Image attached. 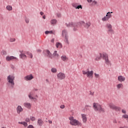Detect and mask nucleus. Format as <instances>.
Segmentation results:
<instances>
[{
  "label": "nucleus",
  "instance_id": "f257e3e1",
  "mask_svg": "<svg viewBox=\"0 0 128 128\" xmlns=\"http://www.w3.org/2000/svg\"><path fill=\"white\" fill-rule=\"evenodd\" d=\"M66 24L68 28H74L73 30L74 32H77V30H78V28H80L82 26H84L85 28H88L92 24L90 22L84 23V21H82L80 22H78V23H74L71 22Z\"/></svg>",
  "mask_w": 128,
  "mask_h": 128
},
{
  "label": "nucleus",
  "instance_id": "f03ea898",
  "mask_svg": "<svg viewBox=\"0 0 128 128\" xmlns=\"http://www.w3.org/2000/svg\"><path fill=\"white\" fill-rule=\"evenodd\" d=\"M102 58H104L105 60L106 64H110V60H108V54L104 53V54H100L98 55L95 58V60H102Z\"/></svg>",
  "mask_w": 128,
  "mask_h": 128
},
{
  "label": "nucleus",
  "instance_id": "7ed1b4c3",
  "mask_svg": "<svg viewBox=\"0 0 128 128\" xmlns=\"http://www.w3.org/2000/svg\"><path fill=\"white\" fill-rule=\"evenodd\" d=\"M69 120H70V124L72 126H82V123H80V121L74 119V116L69 117Z\"/></svg>",
  "mask_w": 128,
  "mask_h": 128
},
{
  "label": "nucleus",
  "instance_id": "20e7f679",
  "mask_svg": "<svg viewBox=\"0 0 128 128\" xmlns=\"http://www.w3.org/2000/svg\"><path fill=\"white\" fill-rule=\"evenodd\" d=\"M7 80H8V82L10 86V88H14V76L13 75H10L7 77Z\"/></svg>",
  "mask_w": 128,
  "mask_h": 128
},
{
  "label": "nucleus",
  "instance_id": "39448f33",
  "mask_svg": "<svg viewBox=\"0 0 128 128\" xmlns=\"http://www.w3.org/2000/svg\"><path fill=\"white\" fill-rule=\"evenodd\" d=\"M93 108L94 110H98L99 112H104V109L102 107V105L98 103L94 102L92 104Z\"/></svg>",
  "mask_w": 128,
  "mask_h": 128
},
{
  "label": "nucleus",
  "instance_id": "423d86ee",
  "mask_svg": "<svg viewBox=\"0 0 128 128\" xmlns=\"http://www.w3.org/2000/svg\"><path fill=\"white\" fill-rule=\"evenodd\" d=\"M83 74H86L88 78H92L94 76V72L92 70L90 71L88 69L86 70H82Z\"/></svg>",
  "mask_w": 128,
  "mask_h": 128
},
{
  "label": "nucleus",
  "instance_id": "0eeeda50",
  "mask_svg": "<svg viewBox=\"0 0 128 128\" xmlns=\"http://www.w3.org/2000/svg\"><path fill=\"white\" fill-rule=\"evenodd\" d=\"M108 106L110 108L114 110H116V112H120V110H122V108H120V107L116 106L112 103H110L108 104Z\"/></svg>",
  "mask_w": 128,
  "mask_h": 128
},
{
  "label": "nucleus",
  "instance_id": "6e6552de",
  "mask_svg": "<svg viewBox=\"0 0 128 128\" xmlns=\"http://www.w3.org/2000/svg\"><path fill=\"white\" fill-rule=\"evenodd\" d=\"M110 14H112V12H107L106 16L102 18V22H106L110 18H112V15Z\"/></svg>",
  "mask_w": 128,
  "mask_h": 128
},
{
  "label": "nucleus",
  "instance_id": "1a4fd4ad",
  "mask_svg": "<svg viewBox=\"0 0 128 128\" xmlns=\"http://www.w3.org/2000/svg\"><path fill=\"white\" fill-rule=\"evenodd\" d=\"M62 38H64V42L66 44H68V32L66 30H64L62 32Z\"/></svg>",
  "mask_w": 128,
  "mask_h": 128
},
{
  "label": "nucleus",
  "instance_id": "9d476101",
  "mask_svg": "<svg viewBox=\"0 0 128 128\" xmlns=\"http://www.w3.org/2000/svg\"><path fill=\"white\" fill-rule=\"evenodd\" d=\"M57 78L59 80H64V78H66V74L62 72H59L57 74Z\"/></svg>",
  "mask_w": 128,
  "mask_h": 128
},
{
  "label": "nucleus",
  "instance_id": "9b49d317",
  "mask_svg": "<svg viewBox=\"0 0 128 128\" xmlns=\"http://www.w3.org/2000/svg\"><path fill=\"white\" fill-rule=\"evenodd\" d=\"M106 28L108 30V32L112 33L114 32V30H112V26L110 24H106Z\"/></svg>",
  "mask_w": 128,
  "mask_h": 128
},
{
  "label": "nucleus",
  "instance_id": "f8f14e48",
  "mask_svg": "<svg viewBox=\"0 0 128 128\" xmlns=\"http://www.w3.org/2000/svg\"><path fill=\"white\" fill-rule=\"evenodd\" d=\"M44 54L47 58H53L52 54L48 50H46L44 52Z\"/></svg>",
  "mask_w": 128,
  "mask_h": 128
},
{
  "label": "nucleus",
  "instance_id": "ddd939ff",
  "mask_svg": "<svg viewBox=\"0 0 128 128\" xmlns=\"http://www.w3.org/2000/svg\"><path fill=\"white\" fill-rule=\"evenodd\" d=\"M18 60V58L14 56H7L6 58L7 62H10V60Z\"/></svg>",
  "mask_w": 128,
  "mask_h": 128
},
{
  "label": "nucleus",
  "instance_id": "4468645a",
  "mask_svg": "<svg viewBox=\"0 0 128 128\" xmlns=\"http://www.w3.org/2000/svg\"><path fill=\"white\" fill-rule=\"evenodd\" d=\"M32 78H34V76L32 74H29L24 78V80H26V81L32 80Z\"/></svg>",
  "mask_w": 128,
  "mask_h": 128
},
{
  "label": "nucleus",
  "instance_id": "2eb2a0df",
  "mask_svg": "<svg viewBox=\"0 0 128 128\" xmlns=\"http://www.w3.org/2000/svg\"><path fill=\"white\" fill-rule=\"evenodd\" d=\"M118 82H122L126 80V77L122 76H119L118 78Z\"/></svg>",
  "mask_w": 128,
  "mask_h": 128
},
{
  "label": "nucleus",
  "instance_id": "dca6fc26",
  "mask_svg": "<svg viewBox=\"0 0 128 128\" xmlns=\"http://www.w3.org/2000/svg\"><path fill=\"white\" fill-rule=\"evenodd\" d=\"M28 96L30 100H36V98L34 97V92H30Z\"/></svg>",
  "mask_w": 128,
  "mask_h": 128
},
{
  "label": "nucleus",
  "instance_id": "f3484780",
  "mask_svg": "<svg viewBox=\"0 0 128 128\" xmlns=\"http://www.w3.org/2000/svg\"><path fill=\"white\" fill-rule=\"evenodd\" d=\"M20 58H22V60H26V58H28V56L24 54V53H22V52H21V54L20 55Z\"/></svg>",
  "mask_w": 128,
  "mask_h": 128
},
{
  "label": "nucleus",
  "instance_id": "a211bd4d",
  "mask_svg": "<svg viewBox=\"0 0 128 128\" xmlns=\"http://www.w3.org/2000/svg\"><path fill=\"white\" fill-rule=\"evenodd\" d=\"M24 106L25 108H32V104L30 103L25 102L24 104Z\"/></svg>",
  "mask_w": 128,
  "mask_h": 128
},
{
  "label": "nucleus",
  "instance_id": "6ab92c4d",
  "mask_svg": "<svg viewBox=\"0 0 128 128\" xmlns=\"http://www.w3.org/2000/svg\"><path fill=\"white\" fill-rule=\"evenodd\" d=\"M82 116L83 122L84 123L86 122V120H87L86 115L84 114H82Z\"/></svg>",
  "mask_w": 128,
  "mask_h": 128
},
{
  "label": "nucleus",
  "instance_id": "aec40b11",
  "mask_svg": "<svg viewBox=\"0 0 128 128\" xmlns=\"http://www.w3.org/2000/svg\"><path fill=\"white\" fill-rule=\"evenodd\" d=\"M43 124H44V122L42 120V118H39L38 120V126H42Z\"/></svg>",
  "mask_w": 128,
  "mask_h": 128
},
{
  "label": "nucleus",
  "instance_id": "412c9836",
  "mask_svg": "<svg viewBox=\"0 0 128 128\" xmlns=\"http://www.w3.org/2000/svg\"><path fill=\"white\" fill-rule=\"evenodd\" d=\"M53 58H58L59 56L58 54V51L55 50L54 51L53 54H52Z\"/></svg>",
  "mask_w": 128,
  "mask_h": 128
},
{
  "label": "nucleus",
  "instance_id": "4be33fe9",
  "mask_svg": "<svg viewBox=\"0 0 128 128\" xmlns=\"http://www.w3.org/2000/svg\"><path fill=\"white\" fill-rule=\"evenodd\" d=\"M116 88H118V90H120V88H124V84H116Z\"/></svg>",
  "mask_w": 128,
  "mask_h": 128
},
{
  "label": "nucleus",
  "instance_id": "5701e85b",
  "mask_svg": "<svg viewBox=\"0 0 128 128\" xmlns=\"http://www.w3.org/2000/svg\"><path fill=\"white\" fill-rule=\"evenodd\" d=\"M17 112H22L23 110V109L22 108V106H18V107H17Z\"/></svg>",
  "mask_w": 128,
  "mask_h": 128
},
{
  "label": "nucleus",
  "instance_id": "b1692460",
  "mask_svg": "<svg viewBox=\"0 0 128 128\" xmlns=\"http://www.w3.org/2000/svg\"><path fill=\"white\" fill-rule=\"evenodd\" d=\"M56 22H58V21L56 19H52L50 20V24L53 26H54V24H56Z\"/></svg>",
  "mask_w": 128,
  "mask_h": 128
},
{
  "label": "nucleus",
  "instance_id": "393cba45",
  "mask_svg": "<svg viewBox=\"0 0 128 128\" xmlns=\"http://www.w3.org/2000/svg\"><path fill=\"white\" fill-rule=\"evenodd\" d=\"M26 54L28 56V58H32V54L30 52H26Z\"/></svg>",
  "mask_w": 128,
  "mask_h": 128
},
{
  "label": "nucleus",
  "instance_id": "a878e982",
  "mask_svg": "<svg viewBox=\"0 0 128 128\" xmlns=\"http://www.w3.org/2000/svg\"><path fill=\"white\" fill-rule=\"evenodd\" d=\"M61 60H63V62H66V60H68V57L66 56H61Z\"/></svg>",
  "mask_w": 128,
  "mask_h": 128
},
{
  "label": "nucleus",
  "instance_id": "bb28decb",
  "mask_svg": "<svg viewBox=\"0 0 128 128\" xmlns=\"http://www.w3.org/2000/svg\"><path fill=\"white\" fill-rule=\"evenodd\" d=\"M56 47L57 48H62V45L60 42H56Z\"/></svg>",
  "mask_w": 128,
  "mask_h": 128
},
{
  "label": "nucleus",
  "instance_id": "cd10ccee",
  "mask_svg": "<svg viewBox=\"0 0 128 128\" xmlns=\"http://www.w3.org/2000/svg\"><path fill=\"white\" fill-rule=\"evenodd\" d=\"M6 8L8 10H12V7L10 5L7 6Z\"/></svg>",
  "mask_w": 128,
  "mask_h": 128
},
{
  "label": "nucleus",
  "instance_id": "c85d7f7f",
  "mask_svg": "<svg viewBox=\"0 0 128 128\" xmlns=\"http://www.w3.org/2000/svg\"><path fill=\"white\" fill-rule=\"evenodd\" d=\"M51 72H53L54 74H56V72H57L56 68H52Z\"/></svg>",
  "mask_w": 128,
  "mask_h": 128
},
{
  "label": "nucleus",
  "instance_id": "c756f323",
  "mask_svg": "<svg viewBox=\"0 0 128 128\" xmlns=\"http://www.w3.org/2000/svg\"><path fill=\"white\" fill-rule=\"evenodd\" d=\"M30 120H32V122H34V120H36V117L34 116H30Z\"/></svg>",
  "mask_w": 128,
  "mask_h": 128
},
{
  "label": "nucleus",
  "instance_id": "7c9ffc66",
  "mask_svg": "<svg viewBox=\"0 0 128 128\" xmlns=\"http://www.w3.org/2000/svg\"><path fill=\"white\" fill-rule=\"evenodd\" d=\"M72 6H73V8H78V4L73 3V4H72Z\"/></svg>",
  "mask_w": 128,
  "mask_h": 128
},
{
  "label": "nucleus",
  "instance_id": "2f4dec72",
  "mask_svg": "<svg viewBox=\"0 0 128 128\" xmlns=\"http://www.w3.org/2000/svg\"><path fill=\"white\" fill-rule=\"evenodd\" d=\"M45 34H52V31L50 30V31H46L45 32Z\"/></svg>",
  "mask_w": 128,
  "mask_h": 128
},
{
  "label": "nucleus",
  "instance_id": "473e14b6",
  "mask_svg": "<svg viewBox=\"0 0 128 128\" xmlns=\"http://www.w3.org/2000/svg\"><path fill=\"white\" fill-rule=\"evenodd\" d=\"M10 42H16V38H10Z\"/></svg>",
  "mask_w": 128,
  "mask_h": 128
},
{
  "label": "nucleus",
  "instance_id": "72a5a7b5",
  "mask_svg": "<svg viewBox=\"0 0 128 128\" xmlns=\"http://www.w3.org/2000/svg\"><path fill=\"white\" fill-rule=\"evenodd\" d=\"M80 8H82V5L77 6V8H76V9L80 10Z\"/></svg>",
  "mask_w": 128,
  "mask_h": 128
},
{
  "label": "nucleus",
  "instance_id": "f704fd0d",
  "mask_svg": "<svg viewBox=\"0 0 128 128\" xmlns=\"http://www.w3.org/2000/svg\"><path fill=\"white\" fill-rule=\"evenodd\" d=\"M89 94L90 96H94V92H92V91H90V94Z\"/></svg>",
  "mask_w": 128,
  "mask_h": 128
},
{
  "label": "nucleus",
  "instance_id": "c9c22d12",
  "mask_svg": "<svg viewBox=\"0 0 128 128\" xmlns=\"http://www.w3.org/2000/svg\"><path fill=\"white\" fill-rule=\"evenodd\" d=\"M22 124H23V126H28V123H26V122H23Z\"/></svg>",
  "mask_w": 128,
  "mask_h": 128
},
{
  "label": "nucleus",
  "instance_id": "e433bc0d",
  "mask_svg": "<svg viewBox=\"0 0 128 128\" xmlns=\"http://www.w3.org/2000/svg\"><path fill=\"white\" fill-rule=\"evenodd\" d=\"M94 76H95V78H100V74L94 73Z\"/></svg>",
  "mask_w": 128,
  "mask_h": 128
},
{
  "label": "nucleus",
  "instance_id": "4c0bfd02",
  "mask_svg": "<svg viewBox=\"0 0 128 128\" xmlns=\"http://www.w3.org/2000/svg\"><path fill=\"white\" fill-rule=\"evenodd\" d=\"M122 118H128V115L124 114V115H122Z\"/></svg>",
  "mask_w": 128,
  "mask_h": 128
},
{
  "label": "nucleus",
  "instance_id": "58836bf2",
  "mask_svg": "<svg viewBox=\"0 0 128 128\" xmlns=\"http://www.w3.org/2000/svg\"><path fill=\"white\" fill-rule=\"evenodd\" d=\"M26 122H30V118H26Z\"/></svg>",
  "mask_w": 128,
  "mask_h": 128
},
{
  "label": "nucleus",
  "instance_id": "ea45409f",
  "mask_svg": "<svg viewBox=\"0 0 128 128\" xmlns=\"http://www.w3.org/2000/svg\"><path fill=\"white\" fill-rule=\"evenodd\" d=\"M25 22H26V24H28L30 22V20L26 18L25 20Z\"/></svg>",
  "mask_w": 128,
  "mask_h": 128
},
{
  "label": "nucleus",
  "instance_id": "a19ab883",
  "mask_svg": "<svg viewBox=\"0 0 128 128\" xmlns=\"http://www.w3.org/2000/svg\"><path fill=\"white\" fill-rule=\"evenodd\" d=\"M2 55L6 56V52L3 51L2 52Z\"/></svg>",
  "mask_w": 128,
  "mask_h": 128
},
{
  "label": "nucleus",
  "instance_id": "79ce46f5",
  "mask_svg": "<svg viewBox=\"0 0 128 128\" xmlns=\"http://www.w3.org/2000/svg\"><path fill=\"white\" fill-rule=\"evenodd\" d=\"M28 128H34V126H32V125H29L28 126Z\"/></svg>",
  "mask_w": 128,
  "mask_h": 128
},
{
  "label": "nucleus",
  "instance_id": "37998d69",
  "mask_svg": "<svg viewBox=\"0 0 128 128\" xmlns=\"http://www.w3.org/2000/svg\"><path fill=\"white\" fill-rule=\"evenodd\" d=\"M60 108H64V105L62 104L60 106Z\"/></svg>",
  "mask_w": 128,
  "mask_h": 128
},
{
  "label": "nucleus",
  "instance_id": "c03bdc74",
  "mask_svg": "<svg viewBox=\"0 0 128 128\" xmlns=\"http://www.w3.org/2000/svg\"><path fill=\"white\" fill-rule=\"evenodd\" d=\"M92 3L94 4H98V2H96V0H94L92 2Z\"/></svg>",
  "mask_w": 128,
  "mask_h": 128
},
{
  "label": "nucleus",
  "instance_id": "a18cd8bd",
  "mask_svg": "<svg viewBox=\"0 0 128 128\" xmlns=\"http://www.w3.org/2000/svg\"><path fill=\"white\" fill-rule=\"evenodd\" d=\"M57 16L58 18H60V16H62V15L60 14H57Z\"/></svg>",
  "mask_w": 128,
  "mask_h": 128
},
{
  "label": "nucleus",
  "instance_id": "49530a36",
  "mask_svg": "<svg viewBox=\"0 0 128 128\" xmlns=\"http://www.w3.org/2000/svg\"><path fill=\"white\" fill-rule=\"evenodd\" d=\"M113 122H114V124H116L118 122H116V120L114 119L113 120Z\"/></svg>",
  "mask_w": 128,
  "mask_h": 128
},
{
  "label": "nucleus",
  "instance_id": "de8ad7c7",
  "mask_svg": "<svg viewBox=\"0 0 128 128\" xmlns=\"http://www.w3.org/2000/svg\"><path fill=\"white\" fill-rule=\"evenodd\" d=\"M48 122H49V124H52V121L50 120H48Z\"/></svg>",
  "mask_w": 128,
  "mask_h": 128
},
{
  "label": "nucleus",
  "instance_id": "09e8293b",
  "mask_svg": "<svg viewBox=\"0 0 128 128\" xmlns=\"http://www.w3.org/2000/svg\"><path fill=\"white\" fill-rule=\"evenodd\" d=\"M51 42H54V38H52V39L51 40Z\"/></svg>",
  "mask_w": 128,
  "mask_h": 128
},
{
  "label": "nucleus",
  "instance_id": "8fccbe9b",
  "mask_svg": "<svg viewBox=\"0 0 128 128\" xmlns=\"http://www.w3.org/2000/svg\"><path fill=\"white\" fill-rule=\"evenodd\" d=\"M122 112H126V110H124V109H122Z\"/></svg>",
  "mask_w": 128,
  "mask_h": 128
},
{
  "label": "nucleus",
  "instance_id": "3c124183",
  "mask_svg": "<svg viewBox=\"0 0 128 128\" xmlns=\"http://www.w3.org/2000/svg\"><path fill=\"white\" fill-rule=\"evenodd\" d=\"M40 14L41 16H43L44 15V12H40Z\"/></svg>",
  "mask_w": 128,
  "mask_h": 128
},
{
  "label": "nucleus",
  "instance_id": "603ef678",
  "mask_svg": "<svg viewBox=\"0 0 128 128\" xmlns=\"http://www.w3.org/2000/svg\"><path fill=\"white\" fill-rule=\"evenodd\" d=\"M87 1H88V2H92V0H87Z\"/></svg>",
  "mask_w": 128,
  "mask_h": 128
},
{
  "label": "nucleus",
  "instance_id": "864d4df0",
  "mask_svg": "<svg viewBox=\"0 0 128 128\" xmlns=\"http://www.w3.org/2000/svg\"><path fill=\"white\" fill-rule=\"evenodd\" d=\"M18 124H22V122H18Z\"/></svg>",
  "mask_w": 128,
  "mask_h": 128
},
{
  "label": "nucleus",
  "instance_id": "5fc2aeb1",
  "mask_svg": "<svg viewBox=\"0 0 128 128\" xmlns=\"http://www.w3.org/2000/svg\"><path fill=\"white\" fill-rule=\"evenodd\" d=\"M42 18H44V20H46V16H42Z\"/></svg>",
  "mask_w": 128,
  "mask_h": 128
},
{
  "label": "nucleus",
  "instance_id": "6e6d98bb",
  "mask_svg": "<svg viewBox=\"0 0 128 128\" xmlns=\"http://www.w3.org/2000/svg\"><path fill=\"white\" fill-rule=\"evenodd\" d=\"M46 82H50V81L48 80V79H46Z\"/></svg>",
  "mask_w": 128,
  "mask_h": 128
},
{
  "label": "nucleus",
  "instance_id": "4d7b16f0",
  "mask_svg": "<svg viewBox=\"0 0 128 128\" xmlns=\"http://www.w3.org/2000/svg\"><path fill=\"white\" fill-rule=\"evenodd\" d=\"M38 52H42V50H38Z\"/></svg>",
  "mask_w": 128,
  "mask_h": 128
},
{
  "label": "nucleus",
  "instance_id": "13d9d810",
  "mask_svg": "<svg viewBox=\"0 0 128 128\" xmlns=\"http://www.w3.org/2000/svg\"><path fill=\"white\" fill-rule=\"evenodd\" d=\"M126 128V126H124V127H120V128Z\"/></svg>",
  "mask_w": 128,
  "mask_h": 128
},
{
  "label": "nucleus",
  "instance_id": "bf43d9fd",
  "mask_svg": "<svg viewBox=\"0 0 128 128\" xmlns=\"http://www.w3.org/2000/svg\"><path fill=\"white\" fill-rule=\"evenodd\" d=\"M119 122V123H120V122Z\"/></svg>",
  "mask_w": 128,
  "mask_h": 128
},
{
  "label": "nucleus",
  "instance_id": "052dcab7",
  "mask_svg": "<svg viewBox=\"0 0 128 128\" xmlns=\"http://www.w3.org/2000/svg\"><path fill=\"white\" fill-rule=\"evenodd\" d=\"M0 64H1V63H0Z\"/></svg>",
  "mask_w": 128,
  "mask_h": 128
}]
</instances>
